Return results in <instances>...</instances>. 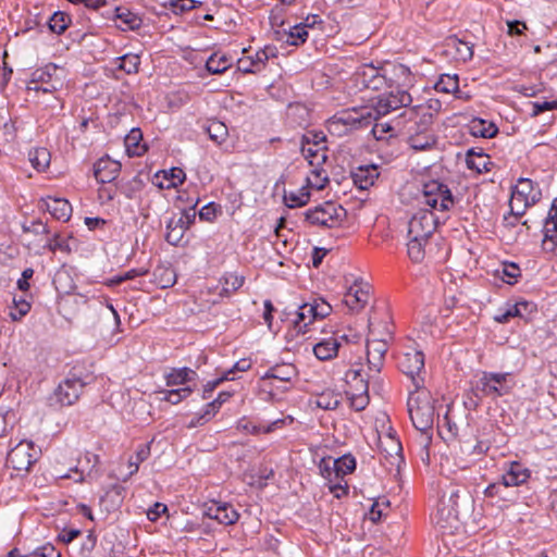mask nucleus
Listing matches in <instances>:
<instances>
[{
  "label": "nucleus",
  "mask_w": 557,
  "mask_h": 557,
  "mask_svg": "<svg viewBox=\"0 0 557 557\" xmlns=\"http://www.w3.org/2000/svg\"><path fill=\"white\" fill-rule=\"evenodd\" d=\"M408 411L413 426L420 432V445L428 450L432 442L434 406L428 397L409 398Z\"/></svg>",
  "instance_id": "f257e3e1"
},
{
  "label": "nucleus",
  "mask_w": 557,
  "mask_h": 557,
  "mask_svg": "<svg viewBox=\"0 0 557 557\" xmlns=\"http://www.w3.org/2000/svg\"><path fill=\"white\" fill-rule=\"evenodd\" d=\"M516 381L510 372L483 371L472 392L475 397L493 400L511 394Z\"/></svg>",
  "instance_id": "f03ea898"
},
{
  "label": "nucleus",
  "mask_w": 557,
  "mask_h": 557,
  "mask_svg": "<svg viewBox=\"0 0 557 557\" xmlns=\"http://www.w3.org/2000/svg\"><path fill=\"white\" fill-rule=\"evenodd\" d=\"M87 379L88 376L82 377L73 372L69 373L48 397V405L52 408L74 405L81 397L84 387L89 383Z\"/></svg>",
  "instance_id": "7ed1b4c3"
},
{
  "label": "nucleus",
  "mask_w": 557,
  "mask_h": 557,
  "mask_svg": "<svg viewBox=\"0 0 557 557\" xmlns=\"http://www.w3.org/2000/svg\"><path fill=\"white\" fill-rule=\"evenodd\" d=\"M393 338V330L386 325L383 337H377L375 329L369 326V338L367 341V361L369 371L379 374L384 366L385 355L388 349V342Z\"/></svg>",
  "instance_id": "20e7f679"
},
{
  "label": "nucleus",
  "mask_w": 557,
  "mask_h": 557,
  "mask_svg": "<svg viewBox=\"0 0 557 557\" xmlns=\"http://www.w3.org/2000/svg\"><path fill=\"white\" fill-rule=\"evenodd\" d=\"M345 216L346 210L332 201H326L305 212L306 221L326 228L336 227Z\"/></svg>",
  "instance_id": "39448f33"
},
{
  "label": "nucleus",
  "mask_w": 557,
  "mask_h": 557,
  "mask_svg": "<svg viewBox=\"0 0 557 557\" xmlns=\"http://www.w3.org/2000/svg\"><path fill=\"white\" fill-rule=\"evenodd\" d=\"M422 202L432 209L447 211L454 205L451 191L447 185L438 181H430L423 185Z\"/></svg>",
  "instance_id": "423d86ee"
},
{
  "label": "nucleus",
  "mask_w": 557,
  "mask_h": 557,
  "mask_svg": "<svg viewBox=\"0 0 557 557\" xmlns=\"http://www.w3.org/2000/svg\"><path fill=\"white\" fill-rule=\"evenodd\" d=\"M333 116L349 132L369 127L375 121V113L371 112L370 107L343 110Z\"/></svg>",
  "instance_id": "0eeeda50"
},
{
  "label": "nucleus",
  "mask_w": 557,
  "mask_h": 557,
  "mask_svg": "<svg viewBox=\"0 0 557 557\" xmlns=\"http://www.w3.org/2000/svg\"><path fill=\"white\" fill-rule=\"evenodd\" d=\"M411 102L412 97L407 90L396 89L392 90L386 97L380 98L374 106L370 107V110L372 113H375L376 121L393 110L408 107Z\"/></svg>",
  "instance_id": "6e6552de"
},
{
  "label": "nucleus",
  "mask_w": 557,
  "mask_h": 557,
  "mask_svg": "<svg viewBox=\"0 0 557 557\" xmlns=\"http://www.w3.org/2000/svg\"><path fill=\"white\" fill-rule=\"evenodd\" d=\"M436 221L432 211H418L408 223V236L429 240L436 228Z\"/></svg>",
  "instance_id": "1a4fd4ad"
},
{
  "label": "nucleus",
  "mask_w": 557,
  "mask_h": 557,
  "mask_svg": "<svg viewBox=\"0 0 557 557\" xmlns=\"http://www.w3.org/2000/svg\"><path fill=\"white\" fill-rule=\"evenodd\" d=\"M541 191L535 190L533 182L529 178H520L518 185L515 187L510 199V209L513 212L517 202L522 205V210L517 211L516 214L522 215L525 208L533 206L540 198Z\"/></svg>",
  "instance_id": "9d476101"
},
{
  "label": "nucleus",
  "mask_w": 557,
  "mask_h": 557,
  "mask_svg": "<svg viewBox=\"0 0 557 557\" xmlns=\"http://www.w3.org/2000/svg\"><path fill=\"white\" fill-rule=\"evenodd\" d=\"M36 460L37 451L35 450L34 444L28 441L20 442L8 454V462L17 471L29 470Z\"/></svg>",
  "instance_id": "9b49d317"
},
{
  "label": "nucleus",
  "mask_w": 557,
  "mask_h": 557,
  "mask_svg": "<svg viewBox=\"0 0 557 557\" xmlns=\"http://www.w3.org/2000/svg\"><path fill=\"white\" fill-rule=\"evenodd\" d=\"M409 116V125L407 126L408 136L424 135L423 133H433L432 125L434 123V114L422 108H413L404 113Z\"/></svg>",
  "instance_id": "f8f14e48"
},
{
  "label": "nucleus",
  "mask_w": 557,
  "mask_h": 557,
  "mask_svg": "<svg viewBox=\"0 0 557 557\" xmlns=\"http://www.w3.org/2000/svg\"><path fill=\"white\" fill-rule=\"evenodd\" d=\"M358 86L364 89L381 90L386 86V77L379 67L372 64H363L355 74Z\"/></svg>",
  "instance_id": "ddd939ff"
},
{
  "label": "nucleus",
  "mask_w": 557,
  "mask_h": 557,
  "mask_svg": "<svg viewBox=\"0 0 557 557\" xmlns=\"http://www.w3.org/2000/svg\"><path fill=\"white\" fill-rule=\"evenodd\" d=\"M121 172V163L110 158H101L94 165V176L101 183H111Z\"/></svg>",
  "instance_id": "4468645a"
},
{
  "label": "nucleus",
  "mask_w": 557,
  "mask_h": 557,
  "mask_svg": "<svg viewBox=\"0 0 557 557\" xmlns=\"http://www.w3.org/2000/svg\"><path fill=\"white\" fill-rule=\"evenodd\" d=\"M41 209L47 210L54 219L66 222L72 215V206L64 198L50 197L41 199Z\"/></svg>",
  "instance_id": "2eb2a0df"
},
{
  "label": "nucleus",
  "mask_w": 557,
  "mask_h": 557,
  "mask_svg": "<svg viewBox=\"0 0 557 557\" xmlns=\"http://www.w3.org/2000/svg\"><path fill=\"white\" fill-rule=\"evenodd\" d=\"M399 369L408 376L414 377L424 367V355L420 350L405 352L398 362Z\"/></svg>",
  "instance_id": "dca6fc26"
},
{
  "label": "nucleus",
  "mask_w": 557,
  "mask_h": 557,
  "mask_svg": "<svg viewBox=\"0 0 557 557\" xmlns=\"http://www.w3.org/2000/svg\"><path fill=\"white\" fill-rule=\"evenodd\" d=\"M361 370H350L347 372L346 376L350 381H357L360 383V386H356L357 391H360L361 393L359 395H355L351 397V407H354L357 411L363 410L367 405L369 404V396H368V388L369 383L368 381H364L360 377Z\"/></svg>",
  "instance_id": "f3484780"
},
{
  "label": "nucleus",
  "mask_w": 557,
  "mask_h": 557,
  "mask_svg": "<svg viewBox=\"0 0 557 557\" xmlns=\"http://www.w3.org/2000/svg\"><path fill=\"white\" fill-rule=\"evenodd\" d=\"M530 478V471L517 461L510 463L509 469L502 476L504 487L518 486Z\"/></svg>",
  "instance_id": "a211bd4d"
},
{
  "label": "nucleus",
  "mask_w": 557,
  "mask_h": 557,
  "mask_svg": "<svg viewBox=\"0 0 557 557\" xmlns=\"http://www.w3.org/2000/svg\"><path fill=\"white\" fill-rule=\"evenodd\" d=\"M377 176V168L373 164L358 166L351 172L352 182L360 189H368L374 184Z\"/></svg>",
  "instance_id": "6ab92c4d"
},
{
  "label": "nucleus",
  "mask_w": 557,
  "mask_h": 557,
  "mask_svg": "<svg viewBox=\"0 0 557 557\" xmlns=\"http://www.w3.org/2000/svg\"><path fill=\"white\" fill-rule=\"evenodd\" d=\"M64 70L54 63H48L45 66L37 69L32 74L30 84H45L55 79L64 78Z\"/></svg>",
  "instance_id": "aec40b11"
},
{
  "label": "nucleus",
  "mask_w": 557,
  "mask_h": 557,
  "mask_svg": "<svg viewBox=\"0 0 557 557\" xmlns=\"http://www.w3.org/2000/svg\"><path fill=\"white\" fill-rule=\"evenodd\" d=\"M553 210H549L544 225L543 247L548 251H555L557 248V211L553 214Z\"/></svg>",
  "instance_id": "412c9836"
},
{
  "label": "nucleus",
  "mask_w": 557,
  "mask_h": 557,
  "mask_svg": "<svg viewBox=\"0 0 557 557\" xmlns=\"http://www.w3.org/2000/svg\"><path fill=\"white\" fill-rule=\"evenodd\" d=\"M369 298V292L362 286H358L357 283L355 286L349 287L348 292L345 295L344 304L351 310H358L363 308Z\"/></svg>",
  "instance_id": "4be33fe9"
},
{
  "label": "nucleus",
  "mask_w": 557,
  "mask_h": 557,
  "mask_svg": "<svg viewBox=\"0 0 557 557\" xmlns=\"http://www.w3.org/2000/svg\"><path fill=\"white\" fill-rule=\"evenodd\" d=\"M143 133L139 128H132L124 138L125 149L129 157L141 156L146 152L147 147L141 145Z\"/></svg>",
  "instance_id": "5701e85b"
},
{
  "label": "nucleus",
  "mask_w": 557,
  "mask_h": 557,
  "mask_svg": "<svg viewBox=\"0 0 557 557\" xmlns=\"http://www.w3.org/2000/svg\"><path fill=\"white\" fill-rule=\"evenodd\" d=\"M297 374L296 368L292 363L275 364L271 367L262 376V380L275 379L282 382H290Z\"/></svg>",
  "instance_id": "b1692460"
},
{
  "label": "nucleus",
  "mask_w": 557,
  "mask_h": 557,
  "mask_svg": "<svg viewBox=\"0 0 557 557\" xmlns=\"http://www.w3.org/2000/svg\"><path fill=\"white\" fill-rule=\"evenodd\" d=\"M198 375L196 371L190 368H173L169 373L165 374V381L168 386H175L191 382Z\"/></svg>",
  "instance_id": "393cba45"
},
{
  "label": "nucleus",
  "mask_w": 557,
  "mask_h": 557,
  "mask_svg": "<svg viewBox=\"0 0 557 557\" xmlns=\"http://www.w3.org/2000/svg\"><path fill=\"white\" fill-rule=\"evenodd\" d=\"M469 129L472 136L482 138H493L498 133V127L493 122L483 119H473Z\"/></svg>",
  "instance_id": "a878e982"
},
{
  "label": "nucleus",
  "mask_w": 557,
  "mask_h": 557,
  "mask_svg": "<svg viewBox=\"0 0 557 557\" xmlns=\"http://www.w3.org/2000/svg\"><path fill=\"white\" fill-rule=\"evenodd\" d=\"M466 164L470 170L475 171L476 173H484L491 171V162L488 161V156L481 152H475L474 149H470L466 156Z\"/></svg>",
  "instance_id": "bb28decb"
},
{
  "label": "nucleus",
  "mask_w": 557,
  "mask_h": 557,
  "mask_svg": "<svg viewBox=\"0 0 557 557\" xmlns=\"http://www.w3.org/2000/svg\"><path fill=\"white\" fill-rule=\"evenodd\" d=\"M115 18L121 22V25L119 26L123 30H135L138 29L143 24V20L138 14L125 8L115 9Z\"/></svg>",
  "instance_id": "cd10ccee"
},
{
  "label": "nucleus",
  "mask_w": 557,
  "mask_h": 557,
  "mask_svg": "<svg viewBox=\"0 0 557 557\" xmlns=\"http://www.w3.org/2000/svg\"><path fill=\"white\" fill-rule=\"evenodd\" d=\"M339 343L335 338L324 339L313 347L315 357L320 360H330L337 355Z\"/></svg>",
  "instance_id": "c85d7f7f"
},
{
  "label": "nucleus",
  "mask_w": 557,
  "mask_h": 557,
  "mask_svg": "<svg viewBox=\"0 0 557 557\" xmlns=\"http://www.w3.org/2000/svg\"><path fill=\"white\" fill-rule=\"evenodd\" d=\"M232 65V60L226 54L212 53L207 62L206 70L210 74H222L226 72Z\"/></svg>",
  "instance_id": "c756f323"
},
{
  "label": "nucleus",
  "mask_w": 557,
  "mask_h": 557,
  "mask_svg": "<svg viewBox=\"0 0 557 557\" xmlns=\"http://www.w3.org/2000/svg\"><path fill=\"white\" fill-rule=\"evenodd\" d=\"M332 465L335 466V480H343L346 474L354 472L356 469V459L347 454L334 459Z\"/></svg>",
  "instance_id": "7c9ffc66"
},
{
  "label": "nucleus",
  "mask_w": 557,
  "mask_h": 557,
  "mask_svg": "<svg viewBox=\"0 0 557 557\" xmlns=\"http://www.w3.org/2000/svg\"><path fill=\"white\" fill-rule=\"evenodd\" d=\"M28 160L34 169L38 172H42L49 166L51 156L46 148H35L29 150Z\"/></svg>",
  "instance_id": "2f4dec72"
},
{
  "label": "nucleus",
  "mask_w": 557,
  "mask_h": 557,
  "mask_svg": "<svg viewBox=\"0 0 557 557\" xmlns=\"http://www.w3.org/2000/svg\"><path fill=\"white\" fill-rule=\"evenodd\" d=\"M310 199V191L308 186L300 187L297 191L284 193V202L289 208H299Z\"/></svg>",
  "instance_id": "473e14b6"
},
{
  "label": "nucleus",
  "mask_w": 557,
  "mask_h": 557,
  "mask_svg": "<svg viewBox=\"0 0 557 557\" xmlns=\"http://www.w3.org/2000/svg\"><path fill=\"white\" fill-rule=\"evenodd\" d=\"M153 276L162 288L171 287L176 282L175 270L170 265H158L153 271Z\"/></svg>",
  "instance_id": "72a5a7b5"
},
{
  "label": "nucleus",
  "mask_w": 557,
  "mask_h": 557,
  "mask_svg": "<svg viewBox=\"0 0 557 557\" xmlns=\"http://www.w3.org/2000/svg\"><path fill=\"white\" fill-rule=\"evenodd\" d=\"M309 17L306 18L305 23L293 26L286 34L285 42L290 46H299L304 44L308 38L307 27Z\"/></svg>",
  "instance_id": "f704fd0d"
},
{
  "label": "nucleus",
  "mask_w": 557,
  "mask_h": 557,
  "mask_svg": "<svg viewBox=\"0 0 557 557\" xmlns=\"http://www.w3.org/2000/svg\"><path fill=\"white\" fill-rule=\"evenodd\" d=\"M150 444L151 443H146V444L139 445L136 449L135 457L132 456L128 459L129 472H128L127 476L123 479L124 482L127 480V478L132 476L133 474H135L138 471L139 465L141 462H144L146 459H148V457L150 456Z\"/></svg>",
  "instance_id": "c9c22d12"
},
{
  "label": "nucleus",
  "mask_w": 557,
  "mask_h": 557,
  "mask_svg": "<svg viewBox=\"0 0 557 557\" xmlns=\"http://www.w3.org/2000/svg\"><path fill=\"white\" fill-rule=\"evenodd\" d=\"M301 153L311 166H321L326 161V154L323 148H317L313 145L307 146L306 143H302Z\"/></svg>",
  "instance_id": "e433bc0d"
},
{
  "label": "nucleus",
  "mask_w": 557,
  "mask_h": 557,
  "mask_svg": "<svg viewBox=\"0 0 557 557\" xmlns=\"http://www.w3.org/2000/svg\"><path fill=\"white\" fill-rule=\"evenodd\" d=\"M424 135L408 136L409 146L416 151L430 150L436 144L434 133H423Z\"/></svg>",
  "instance_id": "4c0bfd02"
},
{
  "label": "nucleus",
  "mask_w": 557,
  "mask_h": 557,
  "mask_svg": "<svg viewBox=\"0 0 557 557\" xmlns=\"http://www.w3.org/2000/svg\"><path fill=\"white\" fill-rule=\"evenodd\" d=\"M311 304H304L299 306L297 319L295 320V327L298 332L306 333L308 331V325L317 319L313 318V310H309Z\"/></svg>",
  "instance_id": "58836bf2"
},
{
  "label": "nucleus",
  "mask_w": 557,
  "mask_h": 557,
  "mask_svg": "<svg viewBox=\"0 0 557 557\" xmlns=\"http://www.w3.org/2000/svg\"><path fill=\"white\" fill-rule=\"evenodd\" d=\"M70 23L71 17L66 13L57 11L50 16L47 24L50 32L61 35L69 27Z\"/></svg>",
  "instance_id": "ea45409f"
},
{
  "label": "nucleus",
  "mask_w": 557,
  "mask_h": 557,
  "mask_svg": "<svg viewBox=\"0 0 557 557\" xmlns=\"http://www.w3.org/2000/svg\"><path fill=\"white\" fill-rule=\"evenodd\" d=\"M244 276L230 273L223 277L222 288L219 293L221 297H230L234 292L239 289L244 284Z\"/></svg>",
  "instance_id": "a19ab883"
},
{
  "label": "nucleus",
  "mask_w": 557,
  "mask_h": 557,
  "mask_svg": "<svg viewBox=\"0 0 557 557\" xmlns=\"http://www.w3.org/2000/svg\"><path fill=\"white\" fill-rule=\"evenodd\" d=\"M205 129L210 139L216 144H222L225 141L228 135L226 125L216 120L210 121Z\"/></svg>",
  "instance_id": "79ce46f5"
},
{
  "label": "nucleus",
  "mask_w": 557,
  "mask_h": 557,
  "mask_svg": "<svg viewBox=\"0 0 557 557\" xmlns=\"http://www.w3.org/2000/svg\"><path fill=\"white\" fill-rule=\"evenodd\" d=\"M434 88L444 94H451L459 89L458 75L443 74L435 83Z\"/></svg>",
  "instance_id": "37998d69"
},
{
  "label": "nucleus",
  "mask_w": 557,
  "mask_h": 557,
  "mask_svg": "<svg viewBox=\"0 0 557 557\" xmlns=\"http://www.w3.org/2000/svg\"><path fill=\"white\" fill-rule=\"evenodd\" d=\"M459 492L460 491L458 488L454 487L449 491L448 496L446 495V493L443 494L442 499H441V504L443 505V508L438 509L440 513L443 515L446 509V506H447L448 507V509H447L448 516L454 513V516L457 517V515H458L457 499L459 498Z\"/></svg>",
  "instance_id": "c03bdc74"
},
{
  "label": "nucleus",
  "mask_w": 557,
  "mask_h": 557,
  "mask_svg": "<svg viewBox=\"0 0 557 557\" xmlns=\"http://www.w3.org/2000/svg\"><path fill=\"white\" fill-rule=\"evenodd\" d=\"M408 256L413 262H420L424 258V246L428 240L408 236Z\"/></svg>",
  "instance_id": "a18cd8bd"
},
{
  "label": "nucleus",
  "mask_w": 557,
  "mask_h": 557,
  "mask_svg": "<svg viewBox=\"0 0 557 557\" xmlns=\"http://www.w3.org/2000/svg\"><path fill=\"white\" fill-rule=\"evenodd\" d=\"M308 188H315L317 190H321L325 187L329 182V177L325 174V171L320 166H313L311 171V176L306 178Z\"/></svg>",
  "instance_id": "49530a36"
},
{
  "label": "nucleus",
  "mask_w": 557,
  "mask_h": 557,
  "mask_svg": "<svg viewBox=\"0 0 557 557\" xmlns=\"http://www.w3.org/2000/svg\"><path fill=\"white\" fill-rule=\"evenodd\" d=\"M117 61H120L119 69L123 70L125 73L135 74L138 72L140 64V58L138 54L126 53L117 58Z\"/></svg>",
  "instance_id": "de8ad7c7"
},
{
  "label": "nucleus",
  "mask_w": 557,
  "mask_h": 557,
  "mask_svg": "<svg viewBox=\"0 0 557 557\" xmlns=\"http://www.w3.org/2000/svg\"><path fill=\"white\" fill-rule=\"evenodd\" d=\"M497 273H502L500 278L507 284H513L517 278L521 275V270L518 264L513 262H505L502 265V270H497Z\"/></svg>",
  "instance_id": "09e8293b"
},
{
  "label": "nucleus",
  "mask_w": 557,
  "mask_h": 557,
  "mask_svg": "<svg viewBox=\"0 0 557 557\" xmlns=\"http://www.w3.org/2000/svg\"><path fill=\"white\" fill-rule=\"evenodd\" d=\"M193 392V388L190 386L181 387V388H174L170 391H162L160 392L163 394L162 400L169 401L173 405L178 404L184 398L188 397Z\"/></svg>",
  "instance_id": "8fccbe9b"
},
{
  "label": "nucleus",
  "mask_w": 557,
  "mask_h": 557,
  "mask_svg": "<svg viewBox=\"0 0 557 557\" xmlns=\"http://www.w3.org/2000/svg\"><path fill=\"white\" fill-rule=\"evenodd\" d=\"M239 518L237 511L233 508L232 505L223 503L220 511V516L218 517V521L221 524L231 525L234 524Z\"/></svg>",
  "instance_id": "3c124183"
},
{
  "label": "nucleus",
  "mask_w": 557,
  "mask_h": 557,
  "mask_svg": "<svg viewBox=\"0 0 557 557\" xmlns=\"http://www.w3.org/2000/svg\"><path fill=\"white\" fill-rule=\"evenodd\" d=\"M231 373L232 371H225L221 376L214 379V380H211V381H208L205 385H203V391H202V399H208L211 397V393L220 385L222 384L223 382L225 381H230V380H234L235 377L234 376H231Z\"/></svg>",
  "instance_id": "603ef678"
},
{
  "label": "nucleus",
  "mask_w": 557,
  "mask_h": 557,
  "mask_svg": "<svg viewBox=\"0 0 557 557\" xmlns=\"http://www.w3.org/2000/svg\"><path fill=\"white\" fill-rule=\"evenodd\" d=\"M47 249H49L52 252H55L57 250H60L62 252L70 253L72 251V248L70 246L69 239L60 237V235L54 234L46 244L45 246Z\"/></svg>",
  "instance_id": "864d4df0"
},
{
  "label": "nucleus",
  "mask_w": 557,
  "mask_h": 557,
  "mask_svg": "<svg viewBox=\"0 0 557 557\" xmlns=\"http://www.w3.org/2000/svg\"><path fill=\"white\" fill-rule=\"evenodd\" d=\"M14 308L10 311V318L13 321H20L30 310V304L24 298L13 299Z\"/></svg>",
  "instance_id": "5fc2aeb1"
},
{
  "label": "nucleus",
  "mask_w": 557,
  "mask_h": 557,
  "mask_svg": "<svg viewBox=\"0 0 557 557\" xmlns=\"http://www.w3.org/2000/svg\"><path fill=\"white\" fill-rule=\"evenodd\" d=\"M164 178L168 181L166 188H171L182 184L186 175L181 168H172L169 172H164Z\"/></svg>",
  "instance_id": "6e6d98bb"
},
{
  "label": "nucleus",
  "mask_w": 557,
  "mask_h": 557,
  "mask_svg": "<svg viewBox=\"0 0 557 557\" xmlns=\"http://www.w3.org/2000/svg\"><path fill=\"white\" fill-rule=\"evenodd\" d=\"M333 460L334 459L332 457L322 458L319 463L320 473L329 483H332L335 480V466L332 465Z\"/></svg>",
  "instance_id": "4d7b16f0"
},
{
  "label": "nucleus",
  "mask_w": 557,
  "mask_h": 557,
  "mask_svg": "<svg viewBox=\"0 0 557 557\" xmlns=\"http://www.w3.org/2000/svg\"><path fill=\"white\" fill-rule=\"evenodd\" d=\"M309 310H313V318L323 319L331 313L332 307L323 299H314Z\"/></svg>",
  "instance_id": "13d9d810"
},
{
  "label": "nucleus",
  "mask_w": 557,
  "mask_h": 557,
  "mask_svg": "<svg viewBox=\"0 0 557 557\" xmlns=\"http://www.w3.org/2000/svg\"><path fill=\"white\" fill-rule=\"evenodd\" d=\"M458 55L463 60H470L473 57V47L466 41L459 40L457 38L451 39Z\"/></svg>",
  "instance_id": "bf43d9fd"
},
{
  "label": "nucleus",
  "mask_w": 557,
  "mask_h": 557,
  "mask_svg": "<svg viewBox=\"0 0 557 557\" xmlns=\"http://www.w3.org/2000/svg\"><path fill=\"white\" fill-rule=\"evenodd\" d=\"M29 555L35 557H61V553L51 543L37 547Z\"/></svg>",
  "instance_id": "052dcab7"
},
{
  "label": "nucleus",
  "mask_w": 557,
  "mask_h": 557,
  "mask_svg": "<svg viewBox=\"0 0 557 557\" xmlns=\"http://www.w3.org/2000/svg\"><path fill=\"white\" fill-rule=\"evenodd\" d=\"M531 106H532L531 115L537 116L545 111H552V110L557 109V101H547V100L534 101L531 103Z\"/></svg>",
  "instance_id": "680f3d73"
},
{
  "label": "nucleus",
  "mask_w": 557,
  "mask_h": 557,
  "mask_svg": "<svg viewBox=\"0 0 557 557\" xmlns=\"http://www.w3.org/2000/svg\"><path fill=\"white\" fill-rule=\"evenodd\" d=\"M388 506H389L388 500H383V502L375 500L371 505V508L369 511V519L373 522H379L381 520V518L384 516L383 507H388Z\"/></svg>",
  "instance_id": "e2e57ef3"
},
{
  "label": "nucleus",
  "mask_w": 557,
  "mask_h": 557,
  "mask_svg": "<svg viewBox=\"0 0 557 557\" xmlns=\"http://www.w3.org/2000/svg\"><path fill=\"white\" fill-rule=\"evenodd\" d=\"M326 140V136L322 132H309L307 135L304 136L302 143H306L307 145H313L317 148H321L320 145L323 144ZM323 151L325 150V147H322Z\"/></svg>",
  "instance_id": "0e129e2a"
},
{
  "label": "nucleus",
  "mask_w": 557,
  "mask_h": 557,
  "mask_svg": "<svg viewBox=\"0 0 557 557\" xmlns=\"http://www.w3.org/2000/svg\"><path fill=\"white\" fill-rule=\"evenodd\" d=\"M329 488L336 498H341L342 496L348 494V484L344 481V479L334 480V482L329 483Z\"/></svg>",
  "instance_id": "69168bd1"
},
{
  "label": "nucleus",
  "mask_w": 557,
  "mask_h": 557,
  "mask_svg": "<svg viewBox=\"0 0 557 557\" xmlns=\"http://www.w3.org/2000/svg\"><path fill=\"white\" fill-rule=\"evenodd\" d=\"M218 212V206L214 202H209L203 206L199 211L200 220L211 222L215 219Z\"/></svg>",
  "instance_id": "338daca9"
},
{
  "label": "nucleus",
  "mask_w": 557,
  "mask_h": 557,
  "mask_svg": "<svg viewBox=\"0 0 557 557\" xmlns=\"http://www.w3.org/2000/svg\"><path fill=\"white\" fill-rule=\"evenodd\" d=\"M341 404V400L338 397H330L329 395H321L318 400L317 405L320 408L326 409V410H333L336 409Z\"/></svg>",
  "instance_id": "774afa93"
}]
</instances>
